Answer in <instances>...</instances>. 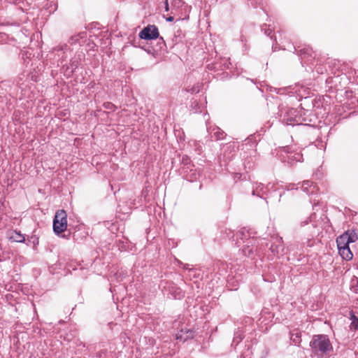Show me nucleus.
<instances>
[{"label":"nucleus","mask_w":358,"mask_h":358,"mask_svg":"<svg viewBox=\"0 0 358 358\" xmlns=\"http://www.w3.org/2000/svg\"><path fill=\"white\" fill-rule=\"evenodd\" d=\"M310 346L313 352L321 358L327 355L333 348L328 336L324 334L313 336Z\"/></svg>","instance_id":"f257e3e1"},{"label":"nucleus","mask_w":358,"mask_h":358,"mask_svg":"<svg viewBox=\"0 0 358 358\" xmlns=\"http://www.w3.org/2000/svg\"><path fill=\"white\" fill-rule=\"evenodd\" d=\"M138 36L141 39L150 41L154 39H158L157 45L159 48L157 50H162L166 47L165 41L162 37H159V33L157 26L154 24H149L144 27L138 34Z\"/></svg>","instance_id":"f03ea898"},{"label":"nucleus","mask_w":358,"mask_h":358,"mask_svg":"<svg viewBox=\"0 0 358 358\" xmlns=\"http://www.w3.org/2000/svg\"><path fill=\"white\" fill-rule=\"evenodd\" d=\"M280 121L287 125L301 124V116L296 109L282 107L279 110Z\"/></svg>","instance_id":"7ed1b4c3"},{"label":"nucleus","mask_w":358,"mask_h":358,"mask_svg":"<svg viewBox=\"0 0 358 358\" xmlns=\"http://www.w3.org/2000/svg\"><path fill=\"white\" fill-rule=\"evenodd\" d=\"M67 228V215L64 210L56 212L53 220V231L55 234L59 235Z\"/></svg>","instance_id":"20e7f679"},{"label":"nucleus","mask_w":358,"mask_h":358,"mask_svg":"<svg viewBox=\"0 0 358 358\" xmlns=\"http://www.w3.org/2000/svg\"><path fill=\"white\" fill-rule=\"evenodd\" d=\"M161 285L163 290L166 292L176 299H180L184 297L185 293L176 284L171 281H164Z\"/></svg>","instance_id":"39448f33"},{"label":"nucleus","mask_w":358,"mask_h":358,"mask_svg":"<svg viewBox=\"0 0 358 358\" xmlns=\"http://www.w3.org/2000/svg\"><path fill=\"white\" fill-rule=\"evenodd\" d=\"M53 52H57L59 57L58 66H62L64 69L66 64L64 62L66 61L68 55L71 53V48L66 44H60L53 48Z\"/></svg>","instance_id":"423d86ee"},{"label":"nucleus","mask_w":358,"mask_h":358,"mask_svg":"<svg viewBox=\"0 0 358 358\" xmlns=\"http://www.w3.org/2000/svg\"><path fill=\"white\" fill-rule=\"evenodd\" d=\"M295 51L301 57L302 63H312V61L315 59L316 54L313 51L312 48L309 46H305L304 48H297L294 47Z\"/></svg>","instance_id":"0eeeda50"},{"label":"nucleus","mask_w":358,"mask_h":358,"mask_svg":"<svg viewBox=\"0 0 358 358\" xmlns=\"http://www.w3.org/2000/svg\"><path fill=\"white\" fill-rule=\"evenodd\" d=\"M284 249L282 238H275L270 247V250L273 255H282Z\"/></svg>","instance_id":"6e6552de"},{"label":"nucleus","mask_w":358,"mask_h":358,"mask_svg":"<svg viewBox=\"0 0 358 358\" xmlns=\"http://www.w3.org/2000/svg\"><path fill=\"white\" fill-rule=\"evenodd\" d=\"M208 131L211 136L214 137L217 141L224 139L225 137L224 132L217 127L208 129Z\"/></svg>","instance_id":"1a4fd4ad"},{"label":"nucleus","mask_w":358,"mask_h":358,"mask_svg":"<svg viewBox=\"0 0 358 358\" xmlns=\"http://www.w3.org/2000/svg\"><path fill=\"white\" fill-rule=\"evenodd\" d=\"M301 189L307 194H313L316 191V186L313 185V182L305 180L303 182Z\"/></svg>","instance_id":"9d476101"},{"label":"nucleus","mask_w":358,"mask_h":358,"mask_svg":"<svg viewBox=\"0 0 358 358\" xmlns=\"http://www.w3.org/2000/svg\"><path fill=\"white\" fill-rule=\"evenodd\" d=\"M338 252L342 258L345 260H351L353 257V254L349 246L338 248Z\"/></svg>","instance_id":"9b49d317"},{"label":"nucleus","mask_w":358,"mask_h":358,"mask_svg":"<svg viewBox=\"0 0 358 358\" xmlns=\"http://www.w3.org/2000/svg\"><path fill=\"white\" fill-rule=\"evenodd\" d=\"M289 155H287V161L290 164H294V162H302L303 155L299 152H289L288 151Z\"/></svg>","instance_id":"f8f14e48"},{"label":"nucleus","mask_w":358,"mask_h":358,"mask_svg":"<svg viewBox=\"0 0 358 358\" xmlns=\"http://www.w3.org/2000/svg\"><path fill=\"white\" fill-rule=\"evenodd\" d=\"M10 240L16 243H24L25 241V238L24 235L20 233V231L15 230L11 232Z\"/></svg>","instance_id":"ddd939ff"},{"label":"nucleus","mask_w":358,"mask_h":358,"mask_svg":"<svg viewBox=\"0 0 358 358\" xmlns=\"http://www.w3.org/2000/svg\"><path fill=\"white\" fill-rule=\"evenodd\" d=\"M78 62L76 59H71L70 61V65L68 66L66 64L65 68L64 69L65 73L68 76L71 75L73 71L78 68Z\"/></svg>","instance_id":"4468645a"},{"label":"nucleus","mask_w":358,"mask_h":358,"mask_svg":"<svg viewBox=\"0 0 358 358\" xmlns=\"http://www.w3.org/2000/svg\"><path fill=\"white\" fill-rule=\"evenodd\" d=\"M336 243L338 249L341 248L348 247L349 246L350 243L348 242V238H346V236L343 233V234L340 235L336 238Z\"/></svg>","instance_id":"2eb2a0df"},{"label":"nucleus","mask_w":358,"mask_h":358,"mask_svg":"<svg viewBox=\"0 0 358 358\" xmlns=\"http://www.w3.org/2000/svg\"><path fill=\"white\" fill-rule=\"evenodd\" d=\"M350 243H355L358 240V234L355 230H347L344 232Z\"/></svg>","instance_id":"dca6fc26"},{"label":"nucleus","mask_w":358,"mask_h":358,"mask_svg":"<svg viewBox=\"0 0 358 358\" xmlns=\"http://www.w3.org/2000/svg\"><path fill=\"white\" fill-rule=\"evenodd\" d=\"M173 8L177 11L186 10L187 6L182 0H173L172 2Z\"/></svg>","instance_id":"f3484780"},{"label":"nucleus","mask_w":358,"mask_h":358,"mask_svg":"<svg viewBox=\"0 0 358 358\" xmlns=\"http://www.w3.org/2000/svg\"><path fill=\"white\" fill-rule=\"evenodd\" d=\"M265 187L263 184H256L255 188L252 190L253 195H257L258 196L262 197L264 194Z\"/></svg>","instance_id":"a211bd4d"},{"label":"nucleus","mask_w":358,"mask_h":358,"mask_svg":"<svg viewBox=\"0 0 358 358\" xmlns=\"http://www.w3.org/2000/svg\"><path fill=\"white\" fill-rule=\"evenodd\" d=\"M182 333H183V331L182 330L180 334H177V336H176L177 340H183L185 341L189 338H193V336H194V332L189 329L186 331L185 336H184L182 335Z\"/></svg>","instance_id":"6ab92c4d"},{"label":"nucleus","mask_w":358,"mask_h":358,"mask_svg":"<svg viewBox=\"0 0 358 358\" xmlns=\"http://www.w3.org/2000/svg\"><path fill=\"white\" fill-rule=\"evenodd\" d=\"M290 339L295 345H299L301 343V334L298 332L292 333Z\"/></svg>","instance_id":"aec40b11"},{"label":"nucleus","mask_w":358,"mask_h":358,"mask_svg":"<svg viewBox=\"0 0 358 358\" xmlns=\"http://www.w3.org/2000/svg\"><path fill=\"white\" fill-rule=\"evenodd\" d=\"M350 320H352L350 327L356 330H358V317H357L352 312L350 313Z\"/></svg>","instance_id":"412c9836"},{"label":"nucleus","mask_w":358,"mask_h":358,"mask_svg":"<svg viewBox=\"0 0 358 358\" xmlns=\"http://www.w3.org/2000/svg\"><path fill=\"white\" fill-rule=\"evenodd\" d=\"M262 31H263L266 36H270L271 38H273V36H271V34L273 31V29H271L270 27V25H268V27H267V25L266 24H264L262 27Z\"/></svg>","instance_id":"4be33fe9"},{"label":"nucleus","mask_w":358,"mask_h":358,"mask_svg":"<svg viewBox=\"0 0 358 358\" xmlns=\"http://www.w3.org/2000/svg\"><path fill=\"white\" fill-rule=\"evenodd\" d=\"M237 236L241 239L248 238V237H249V234L247 230L243 229L237 233Z\"/></svg>","instance_id":"5701e85b"},{"label":"nucleus","mask_w":358,"mask_h":358,"mask_svg":"<svg viewBox=\"0 0 358 358\" xmlns=\"http://www.w3.org/2000/svg\"><path fill=\"white\" fill-rule=\"evenodd\" d=\"M182 163L185 166H189V165H190L191 160H190V159H189V157L188 156L184 155L182 157Z\"/></svg>","instance_id":"b1692460"},{"label":"nucleus","mask_w":358,"mask_h":358,"mask_svg":"<svg viewBox=\"0 0 358 358\" xmlns=\"http://www.w3.org/2000/svg\"><path fill=\"white\" fill-rule=\"evenodd\" d=\"M243 338V337H242V336L241 334H236V336L234 337V341H233V343H238L241 341H242V339Z\"/></svg>","instance_id":"393cba45"},{"label":"nucleus","mask_w":358,"mask_h":358,"mask_svg":"<svg viewBox=\"0 0 358 358\" xmlns=\"http://www.w3.org/2000/svg\"><path fill=\"white\" fill-rule=\"evenodd\" d=\"M243 252L245 255L250 256L251 253H252V250L249 248L248 246L246 248L243 249Z\"/></svg>","instance_id":"a878e982"},{"label":"nucleus","mask_w":358,"mask_h":358,"mask_svg":"<svg viewBox=\"0 0 358 358\" xmlns=\"http://www.w3.org/2000/svg\"><path fill=\"white\" fill-rule=\"evenodd\" d=\"M197 104L198 103H197L196 101H192V104H191V107H196Z\"/></svg>","instance_id":"bb28decb"},{"label":"nucleus","mask_w":358,"mask_h":358,"mask_svg":"<svg viewBox=\"0 0 358 358\" xmlns=\"http://www.w3.org/2000/svg\"><path fill=\"white\" fill-rule=\"evenodd\" d=\"M183 268H184L185 269H189V270H190V268H189V265H188V264H185Z\"/></svg>","instance_id":"cd10ccee"},{"label":"nucleus","mask_w":358,"mask_h":358,"mask_svg":"<svg viewBox=\"0 0 358 358\" xmlns=\"http://www.w3.org/2000/svg\"><path fill=\"white\" fill-rule=\"evenodd\" d=\"M168 21H173V17H169L168 19H167Z\"/></svg>","instance_id":"c85d7f7f"},{"label":"nucleus","mask_w":358,"mask_h":358,"mask_svg":"<svg viewBox=\"0 0 358 358\" xmlns=\"http://www.w3.org/2000/svg\"><path fill=\"white\" fill-rule=\"evenodd\" d=\"M166 7L168 6V2H167V0H166Z\"/></svg>","instance_id":"c756f323"},{"label":"nucleus","mask_w":358,"mask_h":358,"mask_svg":"<svg viewBox=\"0 0 358 358\" xmlns=\"http://www.w3.org/2000/svg\"><path fill=\"white\" fill-rule=\"evenodd\" d=\"M107 104H108V106H109V105H111V106H113L110 103H108Z\"/></svg>","instance_id":"7c9ffc66"},{"label":"nucleus","mask_w":358,"mask_h":358,"mask_svg":"<svg viewBox=\"0 0 358 358\" xmlns=\"http://www.w3.org/2000/svg\"><path fill=\"white\" fill-rule=\"evenodd\" d=\"M108 108H112V106L110 107V106H107Z\"/></svg>","instance_id":"2f4dec72"},{"label":"nucleus","mask_w":358,"mask_h":358,"mask_svg":"<svg viewBox=\"0 0 358 358\" xmlns=\"http://www.w3.org/2000/svg\"><path fill=\"white\" fill-rule=\"evenodd\" d=\"M197 112H198V110L196 109L194 110V113H197Z\"/></svg>","instance_id":"473e14b6"},{"label":"nucleus","mask_w":358,"mask_h":358,"mask_svg":"<svg viewBox=\"0 0 358 358\" xmlns=\"http://www.w3.org/2000/svg\"><path fill=\"white\" fill-rule=\"evenodd\" d=\"M357 282V284H358V279H356Z\"/></svg>","instance_id":"72a5a7b5"},{"label":"nucleus","mask_w":358,"mask_h":358,"mask_svg":"<svg viewBox=\"0 0 358 358\" xmlns=\"http://www.w3.org/2000/svg\"><path fill=\"white\" fill-rule=\"evenodd\" d=\"M241 358H245V357H241Z\"/></svg>","instance_id":"f704fd0d"}]
</instances>
